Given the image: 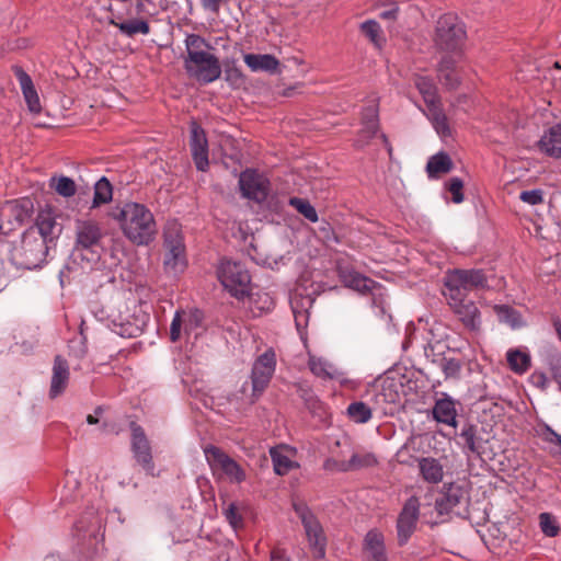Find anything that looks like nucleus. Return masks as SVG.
<instances>
[{"mask_svg": "<svg viewBox=\"0 0 561 561\" xmlns=\"http://www.w3.org/2000/svg\"><path fill=\"white\" fill-rule=\"evenodd\" d=\"M392 382L382 385L381 389L374 394L373 407L362 401L352 402L346 410L347 416L355 423L364 424L371 419L374 410L386 412V404L396 403L398 400V393L392 390Z\"/></svg>", "mask_w": 561, "mask_h": 561, "instance_id": "nucleus-9", "label": "nucleus"}, {"mask_svg": "<svg viewBox=\"0 0 561 561\" xmlns=\"http://www.w3.org/2000/svg\"><path fill=\"white\" fill-rule=\"evenodd\" d=\"M227 1L228 0H201V4L205 11L218 14L220 5Z\"/></svg>", "mask_w": 561, "mask_h": 561, "instance_id": "nucleus-59", "label": "nucleus"}, {"mask_svg": "<svg viewBox=\"0 0 561 561\" xmlns=\"http://www.w3.org/2000/svg\"><path fill=\"white\" fill-rule=\"evenodd\" d=\"M332 463L340 471H351L373 467L377 463V459L371 453H354L348 460L333 459Z\"/></svg>", "mask_w": 561, "mask_h": 561, "instance_id": "nucleus-30", "label": "nucleus"}, {"mask_svg": "<svg viewBox=\"0 0 561 561\" xmlns=\"http://www.w3.org/2000/svg\"><path fill=\"white\" fill-rule=\"evenodd\" d=\"M239 187L243 197L262 202L270 191V182L254 170H245L240 174Z\"/></svg>", "mask_w": 561, "mask_h": 561, "instance_id": "nucleus-16", "label": "nucleus"}, {"mask_svg": "<svg viewBox=\"0 0 561 561\" xmlns=\"http://www.w3.org/2000/svg\"><path fill=\"white\" fill-rule=\"evenodd\" d=\"M203 314L198 310H179L175 312L170 325L172 342L184 340L190 342L199 334Z\"/></svg>", "mask_w": 561, "mask_h": 561, "instance_id": "nucleus-12", "label": "nucleus"}, {"mask_svg": "<svg viewBox=\"0 0 561 561\" xmlns=\"http://www.w3.org/2000/svg\"><path fill=\"white\" fill-rule=\"evenodd\" d=\"M360 28L375 46H382L385 39L381 33L380 25L376 21H366L360 25Z\"/></svg>", "mask_w": 561, "mask_h": 561, "instance_id": "nucleus-48", "label": "nucleus"}, {"mask_svg": "<svg viewBox=\"0 0 561 561\" xmlns=\"http://www.w3.org/2000/svg\"><path fill=\"white\" fill-rule=\"evenodd\" d=\"M448 191L451 193V199L456 204H460L463 201V182L459 178H451L447 184Z\"/></svg>", "mask_w": 561, "mask_h": 561, "instance_id": "nucleus-52", "label": "nucleus"}, {"mask_svg": "<svg viewBox=\"0 0 561 561\" xmlns=\"http://www.w3.org/2000/svg\"><path fill=\"white\" fill-rule=\"evenodd\" d=\"M550 368L553 379L558 382L561 390V356H553L551 358Z\"/></svg>", "mask_w": 561, "mask_h": 561, "instance_id": "nucleus-57", "label": "nucleus"}, {"mask_svg": "<svg viewBox=\"0 0 561 561\" xmlns=\"http://www.w3.org/2000/svg\"><path fill=\"white\" fill-rule=\"evenodd\" d=\"M243 60L253 72H278L279 61L271 54H244Z\"/></svg>", "mask_w": 561, "mask_h": 561, "instance_id": "nucleus-28", "label": "nucleus"}, {"mask_svg": "<svg viewBox=\"0 0 561 561\" xmlns=\"http://www.w3.org/2000/svg\"><path fill=\"white\" fill-rule=\"evenodd\" d=\"M541 437L549 444L550 453L561 458V435L547 426L541 433Z\"/></svg>", "mask_w": 561, "mask_h": 561, "instance_id": "nucleus-50", "label": "nucleus"}, {"mask_svg": "<svg viewBox=\"0 0 561 561\" xmlns=\"http://www.w3.org/2000/svg\"><path fill=\"white\" fill-rule=\"evenodd\" d=\"M242 76H241V72L238 70V69H229L226 71V79L228 81H232V80H238V79H241Z\"/></svg>", "mask_w": 561, "mask_h": 561, "instance_id": "nucleus-63", "label": "nucleus"}, {"mask_svg": "<svg viewBox=\"0 0 561 561\" xmlns=\"http://www.w3.org/2000/svg\"><path fill=\"white\" fill-rule=\"evenodd\" d=\"M519 198L529 205H538L543 202V192L541 190L523 191Z\"/></svg>", "mask_w": 561, "mask_h": 561, "instance_id": "nucleus-53", "label": "nucleus"}, {"mask_svg": "<svg viewBox=\"0 0 561 561\" xmlns=\"http://www.w3.org/2000/svg\"><path fill=\"white\" fill-rule=\"evenodd\" d=\"M460 438L463 440V448L471 454L481 453V439L477 436V428L473 425H465L460 432Z\"/></svg>", "mask_w": 561, "mask_h": 561, "instance_id": "nucleus-44", "label": "nucleus"}, {"mask_svg": "<svg viewBox=\"0 0 561 561\" xmlns=\"http://www.w3.org/2000/svg\"><path fill=\"white\" fill-rule=\"evenodd\" d=\"M308 365L311 373L322 379H334L341 375L339 369L323 357L310 355Z\"/></svg>", "mask_w": 561, "mask_h": 561, "instance_id": "nucleus-32", "label": "nucleus"}, {"mask_svg": "<svg viewBox=\"0 0 561 561\" xmlns=\"http://www.w3.org/2000/svg\"><path fill=\"white\" fill-rule=\"evenodd\" d=\"M424 113L440 137L445 138L451 135V130L447 122V116L444 113L440 103L428 107Z\"/></svg>", "mask_w": 561, "mask_h": 561, "instance_id": "nucleus-37", "label": "nucleus"}, {"mask_svg": "<svg viewBox=\"0 0 561 561\" xmlns=\"http://www.w3.org/2000/svg\"><path fill=\"white\" fill-rule=\"evenodd\" d=\"M415 87L423 96L427 108L440 103L437 98V89L430 78L417 76L415 78Z\"/></svg>", "mask_w": 561, "mask_h": 561, "instance_id": "nucleus-39", "label": "nucleus"}, {"mask_svg": "<svg viewBox=\"0 0 561 561\" xmlns=\"http://www.w3.org/2000/svg\"><path fill=\"white\" fill-rule=\"evenodd\" d=\"M294 510L301 519L313 557L322 559L325 556L327 547L322 526L305 504H294Z\"/></svg>", "mask_w": 561, "mask_h": 561, "instance_id": "nucleus-11", "label": "nucleus"}, {"mask_svg": "<svg viewBox=\"0 0 561 561\" xmlns=\"http://www.w3.org/2000/svg\"><path fill=\"white\" fill-rule=\"evenodd\" d=\"M186 57L184 68L186 73L203 84H208L221 76V65L217 56L209 53L208 42L197 34H188L184 41Z\"/></svg>", "mask_w": 561, "mask_h": 561, "instance_id": "nucleus-1", "label": "nucleus"}, {"mask_svg": "<svg viewBox=\"0 0 561 561\" xmlns=\"http://www.w3.org/2000/svg\"><path fill=\"white\" fill-rule=\"evenodd\" d=\"M466 31L463 24L451 14H446L437 21L435 44L448 57L460 58L465 44Z\"/></svg>", "mask_w": 561, "mask_h": 561, "instance_id": "nucleus-5", "label": "nucleus"}, {"mask_svg": "<svg viewBox=\"0 0 561 561\" xmlns=\"http://www.w3.org/2000/svg\"><path fill=\"white\" fill-rule=\"evenodd\" d=\"M273 308L274 300L268 294H256L255 296L251 297V310L254 316H260L261 313L267 312Z\"/></svg>", "mask_w": 561, "mask_h": 561, "instance_id": "nucleus-46", "label": "nucleus"}, {"mask_svg": "<svg viewBox=\"0 0 561 561\" xmlns=\"http://www.w3.org/2000/svg\"><path fill=\"white\" fill-rule=\"evenodd\" d=\"M378 131V110L375 104H370L363 111L362 128L356 139V146L363 147L369 139L376 136Z\"/></svg>", "mask_w": 561, "mask_h": 561, "instance_id": "nucleus-24", "label": "nucleus"}, {"mask_svg": "<svg viewBox=\"0 0 561 561\" xmlns=\"http://www.w3.org/2000/svg\"><path fill=\"white\" fill-rule=\"evenodd\" d=\"M270 454L274 470L277 474H286L296 467V462L288 456V450L284 448H272Z\"/></svg>", "mask_w": 561, "mask_h": 561, "instance_id": "nucleus-40", "label": "nucleus"}, {"mask_svg": "<svg viewBox=\"0 0 561 561\" xmlns=\"http://www.w3.org/2000/svg\"><path fill=\"white\" fill-rule=\"evenodd\" d=\"M275 354L272 351H266L254 362L251 374V402H254L270 383V380L275 371Z\"/></svg>", "mask_w": 561, "mask_h": 561, "instance_id": "nucleus-14", "label": "nucleus"}, {"mask_svg": "<svg viewBox=\"0 0 561 561\" xmlns=\"http://www.w3.org/2000/svg\"><path fill=\"white\" fill-rule=\"evenodd\" d=\"M26 230L32 234H35L51 249L55 247L56 241L62 231V227L57 220L55 210L50 207H46L37 213L34 225L28 227Z\"/></svg>", "mask_w": 561, "mask_h": 561, "instance_id": "nucleus-13", "label": "nucleus"}, {"mask_svg": "<svg viewBox=\"0 0 561 561\" xmlns=\"http://www.w3.org/2000/svg\"><path fill=\"white\" fill-rule=\"evenodd\" d=\"M500 322L506 323L512 329H519L524 325L523 318L518 311L506 305L494 306Z\"/></svg>", "mask_w": 561, "mask_h": 561, "instance_id": "nucleus-41", "label": "nucleus"}, {"mask_svg": "<svg viewBox=\"0 0 561 561\" xmlns=\"http://www.w3.org/2000/svg\"><path fill=\"white\" fill-rule=\"evenodd\" d=\"M438 399L433 408V417L438 423H443L453 427L457 425V410L456 402L453 398L447 394Z\"/></svg>", "mask_w": 561, "mask_h": 561, "instance_id": "nucleus-26", "label": "nucleus"}, {"mask_svg": "<svg viewBox=\"0 0 561 561\" xmlns=\"http://www.w3.org/2000/svg\"><path fill=\"white\" fill-rule=\"evenodd\" d=\"M191 149L196 168L205 171L208 167L207 139L204 130L195 123L191 127Z\"/></svg>", "mask_w": 561, "mask_h": 561, "instance_id": "nucleus-22", "label": "nucleus"}, {"mask_svg": "<svg viewBox=\"0 0 561 561\" xmlns=\"http://www.w3.org/2000/svg\"><path fill=\"white\" fill-rule=\"evenodd\" d=\"M339 275L345 287L362 294L371 291L376 287L373 279L351 268H340Z\"/></svg>", "mask_w": 561, "mask_h": 561, "instance_id": "nucleus-27", "label": "nucleus"}, {"mask_svg": "<svg viewBox=\"0 0 561 561\" xmlns=\"http://www.w3.org/2000/svg\"><path fill=\"white\" fill-rule=\"evenodd\" d=\"M419 473L422 480L428 484H438L444 479V466L434 457H421L417 459Z\"/></svg>", "mask_w": 561, "mask_h": 561, "instance_id": "nucleus-25", "label": "nucleus"}, {"mask_svg": "<svg viewBox=\"0 0 561 561\" xmlns=\"http://www.w3.org/2000/svg\"><path fill=\"white\" fill-rule=\"evenodd\" d=\"M539 526L541 531L549 537L557 536L560 530L557 518L549 513H541L539 515Z\"/></svg>", "mask_w": 561, "mask_h": 561, "instance_id": "nucleus-49", "label": "nucleus"}, {"mask_svg": "<svg viewBox=\"0 0 561 561\" xmlns=\"http://www.w3.org/2000/svg\"><path fill=\"white\" fill-rule=\"evenodd\" d=\"M69 375L67 360L59 355L56 356L53 365L49 398L55 399L65 391L69 381Z\"/></svg>", "mask_w": 561, "mask_h": 561, "instance_id": "nucleus-23", "label": "nucleus"}, {"mask_svg": "<svg viewBox=\"0 0 561 561\" xmlns=\"http://www.w3.org/2000/svg\"><path fill=\"white\" fill-rule=\"evenodd\" d=\"M420 516V501L415 496L408 499L397 519V539L404 546L416 529Z\"/></svg>", "mask_w": 561, "mask_h": 561, "instance_id": "nucleus-15", "label": "nucleus"}, {"mask_svg": "<svg viewBox=\"0 0 561 561\" xmlns=\"http://www.w3.org/2000/svg\"><path fill=\"white\" fill-rule=\"evenodd\" d=\"M467 491L459 483L445 484L443 488L442 495L436 500V510L438 513L447 514L451 512L456 506L466 502Z\"/></svg>", "mask_w": 561, "mask_h": 561, "instance_id": "nucleus-19", "label": "nucleus"}, {"mask_svg": "<svg viewBox=\"0 0 561 561\" xmlns=\"http://www.w3.org/2000/svg\"><path fill=\"white\" fill-rule=\"evenodd\" d=\"M398 7L392 5L391 8L380 12V18L383 20L394 21L398 16Z\"/></svg>", "mask_w": 561, "mask_h": 561, "instance_id": "nucleus-61", "label": "nucleus"}, {"mask_svg": "<svg viewBox=\"0 0 561 561\" xmlns=\"http://www.w3.org/2000/svg\"><path fill=\"white\" fill-rule=\"evenodd\" d=\"M291 309L295 317L296 327L298 329L304 328L307 325L308 322V310L307 309H300L298 307V301L296 299L291 300Z\"/></svg>", "mask_w": 561, "mask_h": 561, "instance_id": "nucleus-54", "label": "nucleus"}, {"mask_svg": "<svg viewBox=\"0 0 561 561\" xmlns=\"http://www.w3.org/2000/svg\"><path fill=\"white\" fill-rule=\"evenodd\" d=\"M507 364L515 374H525L531 363L530 354L526 350L510 348L506 353Z\"/></svg>", "mask_w": 561, "mask_h": 561, "instance_id": "nucleus-33", "label": "nucleus"}, {"mask_svg": "<svg viewBox=\"0 0 561 561\" xmlns=\"http://www.w3.org/2000/svg\"><path fill=\"white\" fill-rule=\"evenodd\" d=\"M451 309L459 316L462 323L471 329L476 330L481 324L480 312L471 300H467V297H446Z\"/></svg>", "mask_w": 561, "mask_h": 561, "instance_id": "nucleus-18", "label": "nucleus"}, {"mask_svg": "<svg viewBox=\"0 0 561 561\" xmlns=\"http://www.w3.org/2000/svg\"><path fill=\"white\" fill-rule=\"evenodd\" d=\"M76 241L73 251L80 255L91 254L88 261H95L100 256L103 230L101 225L93 219H77L75 222Z\"/></svg>", "mask_w": 561, "mask_h": 561, "instance_id": "nucleus-7", "label": "nucleus"}, {"mask_svg": "<svg viewBox=\"0 0 561 561\" xmlns=\"http://www.w3.org/2000/svg\"><path fill=\"white\" fill-rule=\"evenodd\" d=\"M459 59L448 56H443L440 59L438 68L439 78L448 89H456L460 83L458 76L454 71V67Z\"/></svg>", "mask_w": 561, "mask_h": 561, "instance_id": "nucleus-34", "label": "nucleus"}, {"mask_svg": "<svg viewBox=\"0 0 561 561\" xmlns=\"http://www.w3.org/2000/svg\"><path fill=\"white\" fill-rule=\"evenodd\" d=\"M149 3V0H136V11L137 13H146L147 4Z\"/></svg>", "mask_w": 561, "mask_h": 561, "instance_id": "nucleus-64", "label": "nucleus"}, {"mask_svg": "<svg viewBox=\"0 0 561 561\" xmlns=\"http://www.w3.org/2000/svg\"><path fill=\"white\" fill-rule=\"evenodd\" d=\"M271 561H290V559L283 550L275 549L271 552Z\"/></svg>", "mask_w": 561, "mask_h": 561, "instance_id": "nucleus-62", "label": "nucleus"}, {"mask_svg": "<svg viewBox=\"0 0 561 561\" xmlns=\"http://www.w3.org/2000/svg\"><path fill=\"white\" fill-rule=\"evenodd\" d=\"M453 169V161L445 152H438L430 158L426 164L428 178L435 179L448 173Z\"/></svg>", "mask_w": 561, "mask_h": 561, "instance_id": "nucleus-38", "label": "nucleus"}, {"mask_svg": "<svg viewBox=\"0 0 561 561\" xmlns=\"http://www.w3.org/2000/svg\"><path fill=\"white\" fill-rule=\"evenodd\" d=\"M283 261L284 256H266L265 259H261L259 263L274 270L278 268V266L284 263Z\"/></svg>", "mask_w": 561, "mask_h": 561, "instance_id": "nucleus-60", "label": "nucleus"}, {"mask_svg": "<svg viewBox=\"0 0 561 561\" xmlns=\"http://www.w3.org/2000/svg\"><path fill=\"white\" fill-rule=\"evenodd\" d=\"M424 113L440 137L445 138L451 135V130L447 122V116L444 113L440 103L428 107Z\"/></svg>", "mask_w": 561, "mask_h": 561, "instance_id": "nucleus-36", "label": "nucleus"}, {"mask_svg": "<svg viewBox=\"0 0 561 561\" xmlns=\"http://www.w3.org/2000/svg\"><path fill=\"white\" fill-rule=\"evenodd\" d=\"M413 439L410 438L407 440L401 448L397 451L396 458L399 463L405 466H413L415 462L417 463V457L413 456L410 451L413 449Z\"/></svg>", "mask_w": 561, "mask_h": 561, "instance_id": "nucleus-51", "label": "nucleus"}, {"mask_svg": "<svg viewBox=\"0 0 561 561\" xmlns=\"http://www.w3.org/2000/svg\"><path fill=\"white\" fill-rule=\"evenodd\" d=\"M530 379H531L533 385L541 390H546L549 386L548 377L546 376V374H543L541 371H535L531 375Z\"/></svg>", "mask_w": 561, "mask_h": 561, "instance_id": "nucleus-58", "label": "nucleus"}, {"mask_svg": "<svg viewBox=\"0 0 561 561\" xmlns=\"http://www.w3.org/2000/svg\"><path fill=\"white\" fill-rule=\"evenodd\" d=\"M206 461L217 480H225L232 484H240L247 479L244 469L228 454L216 446L204 448Z\"/></svg>", "mask_w": 561, "mask_h": 561, "instance_id": "nucleus-6", "label": "nucleus"}, {"mask_svg": "<svg viewBox=\"0 0 561 561\" xmlns=\"http://www.w3.org/2000/svg\"><path fill=\"white\" fill-rule=\"evenodd\" d=\"M50 187L54 188L62 197H71L77 192L75 181L68 176L60 175L50 179Z\"/></svg>", "mask_w": 561, "mask_h": 561, "instance_id": "nucleus-45", "label": "nucleus"}, {"mask_svg": "<svg viewBox=\"0 0 561 561\" xmlns=\"http://www.w3.org/2000/svg\"><path fill=\"white\" fill-rule=\"evenodd\" d=\"M538 148L549 157L561 158V125L546 130L538 141Z\"/></svg>", "mask_w": 561, "mask_h": 561, "instance_id": "nucleus-29", "label": "nucleus"}, {"mask_svg": "<svg viewBox=\"0 0 561 561\" xmlns=\"http://www.w3.org/2000/svg\"><path fill=\"white\" fill-rule=\"evenodd\" d=\"M105 316L101 317V320H107V325L111 328L113 332L121 336H134L139 331L137 325L130 323L128 319L127 309L123 311L122 309L114 310L111 307H107L105 311Z\"/></svg>", "mask_w": 561, "mask_h": 561, "instance_id": "nucleus-20", "label": "nucleus"}, {"mask_svg": "<svg viewBox=\"0 0 561 561\" xmlns=\"http://www.w3.org/2000/svg\"><path fill=\"white\" fill-rule=\"evenodd\" d=\"M289 204L299 213L301 214L306 219L310 220L311 222L318 221V214L314 207L304 198L299 197H291L289 199Z\"/></svg>", "mask_w": 561, "mask_h": 561, "instance_id": "nucleus-47", "label": "nucleus"}, {"mask_svg": "<svg viewBox=\"0 0 561 561\" xmlns=\"http://www.w3.org/2000/svg\"><path fill=\"white\" fill-rule=\"evenodd\" d=\"M363 552L367 561H388L383 534L378 529H370L365 535Z\"/></svg>", "mask_w": 561, "mask_h": 561, "instance_id": "nucleus-21", "label": "nucleus"}, {"mask_svg": "<svg viewBox=\"0 0 561 561\" xmlns=\"http://www.w3.org/2000/svg\"><path fill=\"white\" fill-rule=\"evenodd\" d=\"M124 236L137 245L149 244L157 234L152 213L142 204L126 203L115 216Z\"/></svg>", "mask_w": 561, "mask_h": 561, "instance_id": "nucleus-2", "label": "nucleus"}, {"mask_svg": "<svg viewBox=\"0 0 561 561\" xmlns=\"http://www.w3.org/2000/svg\"><path fill=\"white\" fill-rule=\"evenodd\" d=\"M163 267L165 273L179 276L187 267V257L181 227L178 222H168L164 228Z\"/></svg>", "mask_w": 561, "mask_h": 561, "instance_id": "nucleus-4", "label": "nucleus"}, {"mask_svg": "<svg viewBox=\"0 0 561 561\" xmlns=\"http://www.w3.org/2000/svg\"><path fill=\"white\" fill-rule=\"evenodd\" d=\"M49 250L46 243L25 230L18 240L10 243L8 260L16 268L35 270L46 263Z\"/></svg>", "mask_w": 561, "mask_h": 561, "instance_id": "nucleus-3", "label": "nucleus"}, {"mask_svg": "<svg viewBox=\"0 0 561 561\" xmlns=\"http://www.w3.org/2000/svg\"><path fill=\"white\" fill-rule=\"evenodd\" d=\"M110 23L118 27L124 35L129 37L136 34L147 35L150 32V26L145 20L135 19L122 23L111 20Z\"/></svg>", "mask_w": 561, "mask_h": 561, "instance_id": "nucleus-42", "label": "nucleus"}, {"mask_svg": "<svg viewBox=\"0 0 561 561\" xmlns=\"http://www.w3.org/2000/svg\"><path fill=\"white\" fill-rule=\"evenodd\" d=\"M5 210L10 213L16 222L23 224L31 218L34 205L30 198H22L8 202Z\"/></svg>", "mask_w": 561, "mask_h": 561, "instance_id": "nucleus-35", "label": "nucleus"}, {"mask_svg": "<svg viewBox=\"0 0 561 561\" xmlns=\"http://www.w3.org/2000/svg\"><path fill=\"white\" fill-rule=\"evenodd\" d=\"M113 190L112 185L106 178H101L94 185V195L91 208H96L100 205L107 204L112 201Z\"/></svg>", "mask_w": 561, "mask_h": 561, "instance_id": "nucleus-43", "label": "nucleus"}, {"mask_svg": "<svg viewBox=\"0 0 561 561\" xmlns=\"http://www.w3.org/2000/svg\"><path fill=\"white\" fill-rule=\"evenodd\" d=\"M23 96L32 113H39L42 110L38 94L34 88L31 77L22 69L15 70Z\"/></svg>", "mask_w": 561, "mask_h": 561, "instance_id": "nucleus-31", "label": "nucleus"}, {"mask_svg": "<svg viewBox=\"0 0 561 561\" xmlns=\"http://www.w3.org/2000/svg\"><path fill=\"white\" fill-rule=\"evenodd\" d=\"M225 516L233 528H237L239 525H241V516L238 513L236 504H229V506L225 510Z\"/></svg>", "mask_w": 561, "mask_h": 561, "instance_id": "nucleus-56", "label": "nucleus"}, {"mask_svg": "<svg viewBox=\"0 0 561 561\" xmlns=\"http://www.w3.org/2000/svg\"><path fill=\"white\" fill-rule=\"evenodd\" d=\"M486 286L481 270H455L445 277L446 297H467L468 293Z\"/></svg>", "mask_w": 561, "mask_h": 561, "instance_id": "nucleus-8", "label": "nucleus"}, {"mask_svg": "<svg viewBox=\"0 0 561 561\" xmlns=\"http://www.w3.org/2000/svg\"><path fill=\"white\" fill-rule=\"evenodd\" d=\"M217 274L222 286L232 296L243 298L250 293L251 277L240 263L222 260Z\"/></svg>", "mask_w": 561, "mask_h": 561, "instance_id": "nucleus-10", "label": "nucleus"}, {"mask_svg": "<svg viewBox=\"0 0 561 561\" xmlns=\"http://www.w3.org/2000/svg\"><path fill=\"white\" fill-rule=\"evenodd\" d=\"M131 431V449L134 457L148 474L154 476V463L152 461L151 447L144 430L140 426L133 424Z\"/></svg>", "mask_w": 561, "mask_h": 561, "instance_id": "nucleus-17", "label": "nucleus"}, {"mask_svg": "<svg viewBox=\"0 0 561 561\" xmlns=\"http://www.w3.org/2000/svg\"><path fill=\"white\" fill-rule=\"evenodd\" d=\"M460 364L456 359H444L442 363V369L446 377H456L460 371Z\"/></svg>", "mask_w": 561, "mask_h": 561, "instance_id": "nucleus-55", "label": "nucleus"}]
</instances>
